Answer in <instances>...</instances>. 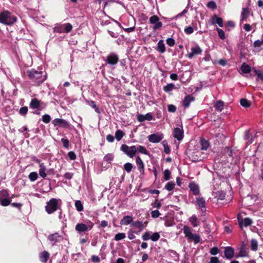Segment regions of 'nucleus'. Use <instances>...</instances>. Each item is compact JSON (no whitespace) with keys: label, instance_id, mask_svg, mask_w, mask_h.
Here are the masks:
<instances>
[{"label":"nucleus","instance_id":"obj_2","mask_svg":"<svg viewBox=\"0 0 263 263\" xmlns=\"http://www.w3.org/2000/svg\"><path fill=\"white\" fill-rule=\"evenodd\" d=\"M17 18L8 10L0 13V23L8 26H12L16 22Z\"/></svg>","mask_w":263,"mask_h":263},{"label":"nucleus","instance_id":"obj_21","mask_svg":"<svg viewBox=\"0 0 263 263\" xmlns=\"http://www.w3.org/2000/svg\"><path fill=\"white\" fill-rule=\"evenodd\" d=\"M189 186L190 189V190L193 192V193L195 195H197L199 194V186L197 184H196L194 182H191L190 183Z\"/></svg>","mask_w":263,"mask_h":263},{"label":"nucleus","instance_id":"obj_25","mask_svg":"<svg viewBox=\"0 0 263 263\" xmlns=\"http://www.w3.org/2000/svg\"><path fill=\"white\" fill-rule=\"evenodd\" d=\"M61 236L58 233H55L54 234L50 235L48 239L53 242V245H54L57 241L59 238H60Z\"/></svg>","mask_w":263,"mask_h":263},{"label":"nucleus","instance_id":"obj_64","mask_svg":"<svg viewBox=\"0 0 263 263\" xmlns=\"http://www.w3.org/2000/svg\"><path fill=\"white\" fill-rule=\"evenodd\" d=\"M209 263H219V260L217 257H212Z\"/></svg>","mask_w":263,"mask_h":263},{"label":"nucleus","instance_id":"obj_39","mask_svg":"<svg viewBox=\"0 0 263 263\" xmlns=\"http://www.w3.org/2000/svg\"><path fill=\"white\" fill-rule=\"evenodd\" d=\"M38 178V175L36 172H33L29 174L28 176V178L31 181H34L37 180Z\"/></svg>","mask_w":263,"mask_h":263},{"label":"nucleus","instance_id":"obj_14","mask_svg":"<svg viewBox=\"0 0 263 263\" xmlns=\"http://www.w3.org/2000/svg\"><path fill=\"white\" fill-rule=\"evenodd\" d=\"M191 50V52H190L187 55L189 59H192L195 55L200 54L202 51V50L198 45L192 47Z\"/></svg>","mask_w":263,"mask_h":263},{"label":"nucleus","instance_id":"obj_48","mask_svg":"<svg viewBox=\"0 0 263 263\" xmlns=\"http://www.w3.org/2000/svg\"><path fill=\"white\" fill-rule=\"evenodd\" d=\"M217 31L219 38L221 40H224L226 39V36L224 31L221 29L218 28H217Z\"/></svg>","mask_w":263,"mask_h":263},{"label":"nucleus","instance_id":"obj_63","mask_svg":"<svg viewBox=\"0 0 263 263\" xmlns=\"http://www.w3.org/2000/svg\"><path fill=\"white\" fill-rule=\"evenodd\" d=\"M194 100H183L182 102V105L185 108L188 107L190 106L191 101Z\"/></svg>","mask_w":263,"mask_h":263},{"label":"nucleus","instance_id":"obj_59","mask_svg":"<svg viewBox=\"0 0 263 263\" xmlns=\"http://www.w3.org/2000/svg\"><path fill=\"white\" fill-rule=\"evenodd\" d=\"M160 213L159 211L157 210L153 211L151 212L152 217L154 218H156L160 216Z\"/></svg>","mask_w":263,"mask_h":263},{"label":"nucleus","instance_id":"obj_47","mask_svg":"<svg viewBox=\"0 0 263 263\" xmlns=\"http://www.w3.org/2000/svg\"><path fill=\"white\" fill-rule=\"evenodd\" d=\"M240 103L245 107H248L251 105V102L248 100H240Z\"/></svg>","mask_w":263,"mask_h":263},{"label":"nucleus","instance_id":"obj_51","mask_svg":"<svg viewBox=\"0 0 263 263\" xmlns=\"http://www.w3.org/2000/svg\"><path fill=\"white\" fill-rule=\"evenodd\" d=\"M226 196V193L223 191H218L217 193L216 197L218 199L223 200Z\"/></svg>","mask_w":263,"mask_h":263},{"label":"nucleus","instance_id":"obj_50","mask_svg":"<svg viewBox=\"0 0 263 263\" xmlns=\"http://www.w3.org/2000/svg\"><path fill=\"white\" fill-rule=\"evenodd\" d=\"M160 235L159 233L155 232L151 236V239L153 241H156L159 240L160 238Z\"/></svg>","mask_w":263,"mask_h":263},{"label":"nucleus","instance_id":"obj_15","mask_svg":"<svg viewBox=\"0 0 263 263\" xmlns=\"http://www.w3.org/2000/svg\"><path fill=\"white\" fill-rule=\"evenodd\" d=\"M224 253L225 257L228 259H232L234 256V250L230 247H226Z\"/></svg>","mask_w":263,"mask_h":263},{"label":"nucleus","instance_id":"obj_18","mask_svg":"<svg viewBox=\"0 0 263 263\" xmlns=\"http://www.w3.org/2000/svg\"><path fill=\"white\" fill-rule=\"evenodd\" d=\"M238 221L241 227L242 226L247 227L250 226L252 223V220L250 218H245L241 220L238 219Z\"/></svg>","mask_w":263,"mask_h":263},{"label":"nucleus","instance_id":"obj_57","mask_svg":"<svg viewBox=\"0 0 263 263\" xmlns=\"http://www.w3.org/2000/svg\"><path fill=\"white\" fill-rule=\"evenodd\" d=\"M164 178L165 180H168L171 177V172L168 170L164 171Z\"/></svg>","mask_w":263,"mask_h":263},{"label":"nucleus","instance_id":"obj_13","mask_svg":"<svg viewBox=\"0 0 263 263\" xmlns=\"http://www.w3.org/2000/svg\"><path fill=\"white\" fill-rule=\"evenodd\" d=\"M173 137L178 141H181L183 138V130L182 128H174L173 132Z\"/></svg>","mask_w":263,"mask_h":263},{"label":"nucleus","instance_id":"obj_40","mask_svg":"<svg viewBox=\"0 0 263 263\" xmlns=\"http://www.w3.org/2000/svg\"><path fill=\"white\" fill-rule=\"evenodd\" d=\"M76 209L78 211L81 212L83 210V205L80 200H77L74 203Z\"/></svg>","mask_w":263,"mask_h":263},{"label":"nucleus","instance_id":"obj_20","mask_svg":"<svg viewBox=\"0 0 263 263\" xmlns=\"http://www.w3.org/2000/svg\"><path fill=\"white\" fill-rule=\"evenodd\" d=\"M49 257V253L46 251L41 252L39 254L40 260L41 262L46 263Z\"/></svg>","mask_w":263,"mask_h":263},{"label":"nucleus","instance_id":"obj_8","mask_svg":"<svg viewBox=\"0 0 263 263\" xmlns=\"http://www.w3.org/2000/svg\"><path fill=\"white\" fill-rule=\"evenodd\" d=\"M119 60V57L116 53L111 52L106 57L105 62L107 64L114 66L118 63Z\"/></svg>","mask_w":263,"mask_h":263},{"label":"nucleus","instance_id":"obj_49","mask_svg":"<svg viewBox=\"0 0 263 263\" xmlns=\"http://www.w3.org/2000/svg\"><path fill=\"white\" fill-rule=\"evenodd\" d=\"M132 226L137 228L142 229L143 223L142 221H136L132 222Z\"/></svg>","mask_w":263,"mask_h":263},{"label":"nucleus","instance_id":"obj_4","mask_svg":"<svg viewBox=\"0 0 263 263\" xmlns=\"http://www.w3.org/2000/svg\"><path fill=\"white\" fill-rule=\"evenodd\" d=\"M59 208L58 200L55 198L51 199L45 206L46 211L50 214L56 211Z\"/></svg>","mask_w":263,"mask_h":263},{"label":"nucleus","instance_id":"obj_37","mask_svg":"<svg viewBox=\"0 0 263 263\" xmlns=\"http://www.w3.org/2000/svg\"><path fill=\"white\" fill-rule=\"evenodd\" d=\"M136 148L137 151H138V152L143 154L148 155L147 151L144 146L142 145H138L137 146H136Z\"/></svg>","mask_w":263,"mask_h":263},{"label":"nucleus","instance_id":"obj_45","mask_svg":"<svg viewBox=\"0 0 263 263\" xmlns=\"http://www.w3.org/2000/svg\"><path fill=\"white\" fill-rule=\"evenodd\" d=\"M175 183L173 182H168L165 186V188L168 191L173 190L175 187Z\"/></svg>","mask_w":263,"mask_h":263},{"label":"nucleus","instance_id":"obj_11","mask_svg":"<svg viewBox=\"0 0 263 263\" xmlns=\"http://www.w3.org/2000/svg\"><path fill=\"white\" fill-rule=\"evenodd\" d=\"M52 123L54 126H59L63 128H68L69 127L68 122L63 119L56 118L53 120Z\"/></svg>","mask_w":263,"mask_h":263},{"label":"nucleus","instance_id":"obj_32","mask_svg":"<svg viewBox=\"0 0 263 263\" xmlns=\"http://www.w3.org/2000/svg\"><path fill=\"white\" fill-rule=\"evenodd\" d=\"M189 221L191 223V224L194 227H197L199 225V221H198L197 218L196 216L193 215L189 218Z\"/></svg>","mask_w":263,"mask_h":263},{"label":"nucleus","instance_id":"obj_29","mask_svg":"<svg viewBox=\"0 0 263 263\" xmlns=\"http://www.w3.org/2000/svg\"><path fill=\"white\" fill-rule=\"evenodd\" d=\"M240 69H241V70L242 73H246V74L249 73L251 71V67H250V66L249 65H248L246 63H243L241 65V67H240Z\"/></svg>","mask_w":263,"mask_h":263},{"label":"nucleus","instance_id":"obj_3","mask_svg":"<svg viewBox=\"0 0 263 263\" xmlns=\"http://www.w3.org/2000/svg\"><path fill=\"white\" fill-rule=\"evenodd\" d=\"M183 233L185 236L189 240L194 241L195 244L199 243L200 240V236L198 234H193L191 232V229L187 226H184L183 228Z\"/></svg>","mask_w":263,"mask_h":263},{"label":"nucleus","instance_id":"obj_36","mask_svg":"<svg viewBox=\"0 0 263 263\" xmlns=\"http://www.w3.org/2000/svg\"><path fill=\"white\" fill-rule=\"evenodd\" d=\"M124 136V132L120 129L117 130L115 133V138L118 141H120Z\"/></svg>","mask_w":263,"mask_h":263},{"label":"nucleus","instance_id":"obj_23","mask_svg":"<svg viewBox=\"0 0 263 263\" xmlns=\"http://www.w3.org/2000/svg\"><path fill=\"white\" fill-rule=\"evenodd\" d=\"M177 88V87H176L175 85L173 83H168L166 85L164 86L163 89V90L167 93H170L173 90Z\"/></svg>","mask_w":263,"mask_h":263},{"label":"nucleus","instance_id":"obj_5","mask_svg":"<svg viewBox=\"0 0 263 263\" xmlns=\"http://www.w3.org/2000/svg\"><path fill=\"white\" fill-rule=\"evenodd\" d=\"M120 149L130 158H133L137 152L136 146L135 145L129 147L126 144H123L121 145Z\"/></svg>","mask_w":263,"mask_h":263},{"label":"nucleus","instance_id":"obj_62","mask_svg":"<svg viewBox=\"0 0 263 263\" xmlns=\"http://www.w3.org/2000/svg\"><path fill=\"white\" fill-rule=\"evenodd\" d=\"M224 152H225V154L229 156H233V150L229 147H226Z\"/></svg>","mask_w":263,"mask_h":263},{"label":"nucleus","instance_id":"obj_44","mask_svg":"<svg viewBox=\"0 0 263 263\" xmlns=\"http://www.w3.org/2000/svg\"><path fill=\"white\" fill-rule=\"evenodd\" d=\"M248 255V252L246 249L243 247L241 248L239 253L237 257H246Z\"/></svg>","mask_w":263,"mask_h":263},{"label":"nucleus","instance_id":"obj_28","mask_svg":"<svg viewBox=\"0 0 263 263\" xmlns=\"http://www.w3.org/2000/svg\"><path fill=\"white\" fill-rule=\"evenodd\" d=\"M46 170V168L45 164H40V169L39 170V175L43 178H45L47 176Z\"/></svg>","mask_w":263,"mask_h":263},{"label":"nucleus","instance_id":"obj_55","mask_svg":"<svg viewBox=\"0 0 263 263\" xmlns=\"http://www.w3.org/2000/svg\"><path fill=\"white\" fill-rule=\"evenodd\" d=\"M184 32L186 34H191L194 32V29L192 26H187L184 28Z\"/></svg>","mask_w":263,"mask_h":263},{"label":"nucleus","instance_id":"obj_16","mask_svg":"<svg viewBox=\"0 0 263 263\" xmlns=\"http://www.w3.org/2000/svg\"><path fill=\"white\" fill-rule=\"evenodd\" d=\"M153 119V116L151 113H147L145 115H138L137 120L139 122H142L145 120L151 121Z\"/></svg>","mask_w":263,"mask_h":263},{"label":"nucleus","instance_id":"obj_27","mask_svg":"<svg viewBox=\"0 0 263 263\" xmlns=\"http://www.w3.org/2000/svg\"><path fill=\"white\" fill-rule=\"evenodd\" d=\"M157 50L161 53L165 51V47L163 40H160L157 44Z\"/></svg>","mask_w":263,"mask_h":263},{"label":"nucleus","instance_id":"obj_43","mask_svg":"<svg viewBox=\"0 0 263 263\" xmlns=\"http://www.w3.org/2000/svg\"><path fill=\"white\" fill-rule=\"evenodd\" d=\"M126 237L125 234L124 233H119L117 234L115 236V240L116 241H119L125 238Z\"/></svg>","mask_w":263,"mask_h":263},{"label":"nucleus","instance_id":"obj_19","mask_svg":"<svg viewBox=\"0 0 263 263\" xmlns=\"http://www.w3.org/2000/svg\"><path fill=\"white\" fill-rule=\"evenodd\" d=\"M136 162L140 173L141 174H143L144 172V165L142 160L140 157L138 156L136 158Z\"/></svg>","mask_w":263,"mask_h":263},{"label":"nucleus","instance_id":"obj_7","mask_svg":"<svg viewBox=\"0 0 263 263\" xmlns=\"http://www.w3.org/2000/svg\"><path fill=\"white\" fill-rule=\"evenodd\" d=\"M72 29V26L70 23H65L57 26L54 27L53 31L56 33L69 32Z\"/></svg>","mask_w":263,"mask_h":263},{"label":"nucleus","instance_id":"obj_30","mask_svg":"<svg viewBox=\"0 0 263 263\" xmlns=\"http://www.w3.org/2000/svg\"><path fill=\"white\" fill-rule=\"evenodd\" d=\"M213 23H217L220 27L223 26V20L222 18L218 17L216 15H214L212 18Z\"/></svg>","mask_w":263,"mask_h":263},{"label":"nucleus","instance_id":"obj_24","mask_svg":"<svg viewBox=\"0 0 263 263\" xmlns=\"http://www.w3.org/2000/svg\"><path fill=\"white\" fill-rule=\"evenodd\" d=\"M224 105V102L221 100L217 101L214 103V106L218 111H221L223 109Z\"/></svg>","mask_w":263,"mask_h":263},{"label":"nucleus","instance_id":"obj_53","mask_svg":"<svg viewBox=\"0 0 263 263\" xmlns=\"http://www.w3.org/2000/svg\"><path fill=\"white\" fill-rule=\"evenodd\" d=\"M113 158H114V156L112 155L108 154L104 157V160L105 161H106V162H107L108 163H110L111 162V161H112Z\"/></svg>","mask_w":263,"mask_h":263},{"label":"nucleus","instance_id":"obj_31","mask_svg":"<svg viewBox=\"0 0 263 263\" xmlns=\"http://www.w3.org/2000/svg\"><path fill=\"white\" fill-rule=\"evenodd\" d=\"M201 149L202 150H207L209 147L210 144L208 140L204 139H200Z\"/></svg>","mask_w":263,"mask_h":263},{"label":"nucleus","instance_id":"obj_61","mask_svg":"<svg viewBox=\"0 0 263 263\" xmlns=\"http://www.w3.org/2000/svg\"><path fill=\"white\" fill-rule=\"evenodd\" d=\"M68 157L71 160H74L77 157L76 154L72 151L68 152Z\"/></svg>","mask_w":263,"mask_h":263},{"label":"nucleus","instance_id":"obj_56","mask_svg":"<svg viewBox=\"0 0 263 263\" xmlns=\"http://www.w3.org/2000/svg\"><path fill=\"white\" fill-rule=\"evenodd\" d=\"M61 142L63 143V146L66 148H68L69 146V141L67 139L62 138Z\"/></svg>","mask_w":263,"mask_h":263},{"label":"nucleus","instance_id":"obj_52","mask_svg":"<svg viewBox=\"0 0 263 263\" xmlns=\"http://www.w3.org/2000/svg\"><path fill=\"white\" fill-rule=\"evenodd\" d=\"M42 121L45 123H48L51 120L50 116L49 115L46 114L42 116Z\"/></svg>","mask_w":263,"mask_h":263},{"label":"nucleus","instance_id":"obj_17","mask_svg":"<svg viewBox=\"0 0 263 263\" xmlns=\"http://www.w3.org/2000/svg\"><path fill=\"white\" fill-rule=\"evenodd\" d=\"M200 153L199 152H193L190 154L189 157L193 162H198L201 160L202 157L200 156Z\"/></svg>","mask_w":263,"mask_h":263},{"label":"nucleus","instance_id":"obj_12","mask_svg":"<svg viewBox=\"0 0 263 263\" xmlns=\"http://www.w3.org/2000/svg\"><path fill=\"white\" fill-rule=\"evenodd\" d=\"M0 203L2 205L6 206L10 203V199L4 198L3 196H7L8 193L6 191H2L0 192Z\"/></svg>","mask_w":263,"mask_h":263},{"label":"nucleus","instance_id":"obj_46","mask_svg":"<svg viewBox=\"0 0 263 263\" xmlns=\"http://www.w3.org/2000/svg\"><path fill=\"white\" fill-rule=\"evenodd\" d=\"M206 6L212 10L215 9L217 7L216 4L214 1H211L208 2Z\"/></svg>","mask_w":263,"mask_h":263},{"label":"nucleus","instance_id":"obj_38","mask_svg":"<svg viewBox=\"0 0 263 263\" xmlns=\"http://www.w3.org/2000/svg\"><path fill=\"white\" fill-rule=\"evenodd\" d=\"M162 144L164 147V152L167 154H169L170 153L171 150L168 145L167 141L163 140L162 142Z\"/></svg>","mask_w":263,"mask_h":263},{"label":"nucleus","instance_id":"obj_33","mask_svg":"<svg viewBox=\"0 0 263 263\" xmlns=\"http://www.w3.org/2000/svg\"><path fill=\"white\" fill-rule=\"evenodd\" d=\"M249 9L248 8H243L241 14V20H246L249 16Z\"/></svg>","mask_w":263,"mask_h":263},{"label":"nucleus","instance_id":"obj_1","mask_svg":"<svg viewBox=\"0 0 263 263\" xmlns=\"http://www.w3.org/2000/svg\"><path fill=\"white\" fill-rule=\"evenodd\" d=\"M28 76L30 80L36 85H39L43 83L47 78L46 73L43 75L42 71H37L34 69L29 70Z\"/></svg>","mask_w":263,"mask_h":263},{"label":"nucleus","instance_id":"obj_22","mask_svg":"<svg viewBox=\"0 0 263 263\" xmlns=\"http://www.w3.org/2000/svg\"><path fill=\"white\" fill-rule=\"evenodd\" d=\"M196 203L199 208L201 209L203 211V208H205V201L202 197H197L196 198Z\"/></svg>","mask_w":263,"mask_h":263},{"label":"nucleus","instance_id":"obj_42","mask_svg":"<svg viewBox=\"0 0 263 263\" xmlns=\"http://www.w3.org/2000/svg\"><path fill=\"white\" fill-rule=\"evenodd\" d=\"M258 248V242L255 239H252L251 241V248L253 251H256Z\"/></svg>","mask_w":263,"mask_h":263},{"label":"nucleus","instance_id":"obj_10","mask_svg":"<svg viewBox=\"0 0 263 263\" xmlns=\"http://www.w3.org/2000/svg\"><path fill=\"white\" fill-rule=\"evenodd\" d=\"M149 22L154 24L153 29L154 30L159 29L162 26V23L159 21V18L157 15H153L149 18Z\"/></svg>","mask_w":263,"mask_h":263},{"label":"nucleus","instance_id":"obj_9","mask_svg":"<svg viewBox=\"0 0 263 263\" xmlns=\"http://www.w3.org/2000/svg\"><path fill=\"white\" fill-rule=\"evenodd\" d=\"M164 138V135L161 133H156L151 134L148 136V140L151 143H158L160 142Z\"/></svg>","mask_w":263,"mask_h":263},{"label":"nucleus","instance_id":"obj_26","mask_svg":"<svg viewBox=\"0 0 263 263\" xmlns=\"http://www.w3.org/2000/svg\"><path fill=\"white\" fill-rule=\"evenodd\" d=\"M133 221V218L130 216H124L121 220L120 224L127 226Z\"/></svg>","mask_w":263,"mask_h":263},{"label":"nucleus","instance_id":"obj_34","mask_svg":"<svg viewBox=\"0 0 263 263\" xmlns=\"http://www.w3.org/2000/svg\"><path fill=\"white\" fill-rule=\"evenodd\" d=\"M40 104V102L38 100H32L30 103V107L33 109L37 108Z\"/></svg>","mask_w":263,"mask_h":263},{"label":"nucleus","instance_id":"obj_58","mask_svg":"<svg viewBox=\"0 0 263 263\" xmlns=\"http://www.w3.org/2000/svg\"><path fill=\"white\" fill-rule=\"evenodd\" d=\"M151 235L150 234V233L148 232H146L142 235V238L143 240L146 241L151 239Z\"/></svg>","mask_w":263,"mask_h":263},{"label":"nucleus","instance_id":"obj_41","mask_svg":"<svg viewBox=\"0 0 263 263\" xmlns=\"http://www.w3.org/2000/svg\"><path fill=\"white\" fill-rule=\"evenodd\" d=\"M133 168V165L130 163L127 162L125 163L124 165V169L128 173H129L131 172Z\"/></svg>","mask_w":263,"mask_h":263},{"label":"nucleus","instance_id":"obj_54","mask_svg":"<svg viewBox=\"0 0 263 263\" xmlns=\"http://www.w3.org/2000/svg\"><path fill=\"white\" fill-rule=\"evenodd\" d=\"M28 110V107L27 106H24L20 109L19 113L22 116H25L27 114Z\"/></svg>","mask_w":263,"mask_h":263},{"label":"nucleus","instance_id":"obj_35","mask_svg":"<svg viewBox=\"0 0 263 263\" xmlns=\"http://www.w3.org/2000/svg\"><path fill=\"white\" fill-rule=\"evenodd\" d=\"M87 103H88V105L92 107V108L95 109L96 112L98 114L100 113L99 108L97 107V105H96V103L94 101L92 100L87 101Z\"/></svg>","mask_w":263,"mask_h":263},{"label":"nucleus","instance_id":"obj_6","mask_svg":"<svg viewBox=\"0 0 263 263\" xmlns=\"http://www.w3.org/2000/svg\"><path fill=\"white\" fill-rule=\"evenodd\" d=\"M93 223L90 221L86 222V224L79 223L76 226V230L79 233L84 232L90 230L93 227Z\"/></svg>","mask_w":263,"mask_h":263},{"label":"nucleus","instance_id":"obj_60","mask_svg":"<svg viewBox=\"0 0 263 263\" xmlns=\"http://www.w3.org/2000/svg\"><path fill=\"white\" fill-rule=\"evenodd\" d=\"M175 40L172 37H169L166 40L167 44L171 47L175 45Z\"/></svg>","mask_w":263,"mask_h":263}]
</instances>
